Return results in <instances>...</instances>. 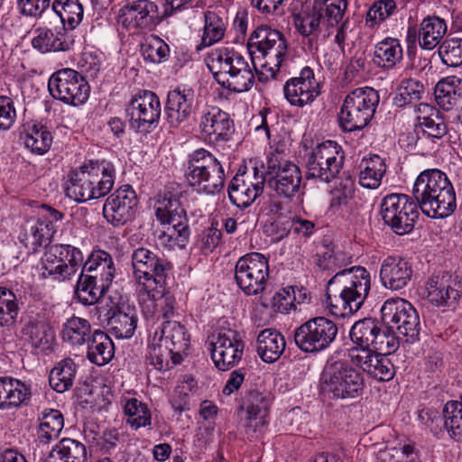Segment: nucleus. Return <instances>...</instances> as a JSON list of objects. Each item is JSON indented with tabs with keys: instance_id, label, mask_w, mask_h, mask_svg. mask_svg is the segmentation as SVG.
<instances>
[{
	"instance_id": "obj_1",
	"label": "nucleus",
	"mask_w": 462,
	"mask_h": 462,
	"mask_svg": "<svg viewBox=\"0 0 462 462\" xmlns=\"http://www.w3.org/2000/svg\"><path fill=\"white\" fill-rule=\"evenodd\" d=\"M371 288L369 272L362 266L338 271L327 285V303L336 316L350 315L361 309Z\"/></svg>"
},
{
	"instance_id": "obj_2",
	"label": "nucleus",
	"mask_w": 462,
	"mask_h": 462,
	"mask_svg": "<svg viewBox=\"0 0 462 462\" xmlns=\"http://www.w3.org/2000/svg\"><path fill=\"white\" fill-rule=\"evenodd\" d=\"M412 197L423 214L444 218L456 209V194L447 175L437 169L423 171L412 187Z\"/></svg>"
},
{
	"instance_id": "obj_3",
	"label": "nucleus",
	"mask_w": 462,
	"mask_h": 462,
	"mask_svg": "<svg viewBox=\"0 0 462 462\" xmlns=\"http://www.w3.org/2000/svg\"><path fill=\"white\" fill-rule=\"evenodd\" d=\"M208 66L215 80L229 91L245 92L254 83V75L248 61L234 49L214 50L208 56Z\"/></svg>"
},
{
	"instance_id": "obj_4",
	"label": "nucleus",
	"mask_w": 462,
	"mask_h": 462,
	"mask_svg": "<svg viewBox=\"0 0 462 462\" xmlns=\"http://www.w3.org/2000/svg\"><path fill=\"white\" fill-rule=\"evenodd\" d=\"M349 361L344 352H335L327 360L321 374V387L332 398L356 399L363 394L364 377L349 365Z\"/></svg>"
},
{
	"instance_id": "obj_5",
	"label": "nucleus",
	"mask_w": 462,
	"mask_h": 462,
	"mask_svg": "<svg viewBox=\"0 0 462 462\" xmlns=\"http://www.w3.org/2000/svg\"><path fill=\"white\" fill-rule=\"evenodd\" d=\"M181 192L167 189L160 196L155 207L157 219L168 226L158 235L162 245L169 248H185L189 240L190 229L180 198Z\"/></svg>"
},
{
	"instance_id": "obj_6",
	"label": "nucleus",
	"mask_w": 462,
	"mask_h": 462,
	"mask_svg": "<svg viewBox=\"0 0 462 462\" xmlns=\"http://www.w3.org/2000/svg\"><path fill=\"white\" fill-rule=\"evenodd\" d=\"M184 178L189 187L206 195L219 193L226 180L222 163L205 149H198L189 154L184 165Z\"/></svg>"
},
{
	"instance_id": "obj_7",
	"label": "nucleus",
	"mask_w": 462,
	"mask_h": 462,
	"mask_svg": "<svg viewBox=\"0 0 462 462\" xmlns=\"http://www.w3.org/2000/svg\"><path fill=\"white\" fill-rule=\"evenodd\" d=\"M83 261V254L78 247L55 244L46 248L37 269L42 278L60 282L71 280Z\"/></svg>"
},
{
	"instance_id": "obj_8",
	"label": "nucleus",
	"mask_w": 462,
	"mask_h": 462,
	"mask_svg": "<svg viewBox=\"0 0 462 462\" xmlns=\"http://www.w3.org/2000/svg\"><path fill=\"white\" fill-rule=\"evenodd\" d=\"M381 318L384 325L396 330L401 339L413 345L420 341L421 323L416 309L406 300L392 298L381 308Z\"/></svg>"
},
{
	"instance_id": "obj_9",
	"label": "nucleus",
	"mask_w": 462,
	"mask_h": 462,
	"mask_svg": "<svg viewBox=\"0 0 462 462\" xmlns=\"http://www.w3.org/2000/svg\"><path fill=\"white\" fill-rule=\"evenodd\" d=\"M345 152L335 141L317 144L306 155L305 178L324 183L335 180L342 171Z\"/></svg>"
},
{
	"instance_id": "obj_10",
	"label": "nucleus",
	"mask_w": 462,
	"mask_h": 462,
	"mask_svg": "<svg viewBox=\"0 0 462 462\" xmlns=\"http://www.w3.org/2000/svg\"><path fill=\"white\" fill-rule=\"evenodd\" d=\"M379 94L373 88H358L345 98L339 124L346 132L361 130L371 121L379 104Z\"/></svg>"
},
{
	"instance_id": "obj_11",
	"label": "nucleus",
	"mask_w": 462,
	"mask_h": 462,
	"mask_svg": "<svg viewBox=\"0 0 462 462\" xmlns=\"http://www.w3.org/2000/svg\"><path fill=\"white\" fill-rule=\"evenodd\" d=\"M247 48L251 55L258 51L264 62L262 67L274 78L282 66L288 51V44L284 35L268 26H259L251 34Z\"/></svg>"
},
{
	"instance_id": "obj_12",
	"label": "nucleus",
	"mask_w": 462,
	"mask_h": 462,
	"mask_svg": "<svg viewBox=\"0 0 462 462\" xmlns=\"http://www.w3.org/2000/svg\"><path fill=\"white\" fill-rule=\"evenodd\" d=\"M134 277L143 291L164 287L166 278L171 270V263L163 254L145 247L134 250L132 256Z\"/></svg>"
},
{
	"instance_id": "obj_13",
	"label": "nucleus",
	"mask_w": 462,
	"mask_h": 462,
	"mask_svg": "<svg viewBox=\"0 0 462 462\" xmlns=\"http://www.w3.org/2000/svg\"><path fill=\"white\" fill-rule=\"evenodd\" d=\"M338 334L337 324L326 317H315L293 331L296 346L304 353L317 354L328 349Z\"/></svg>"
},
{
	"instance_id": "obj_14",
	"label": "nucleus",
	"mask_w": 462,
	"mask_h": 462,
	"mask_svg": "<svg viewBox=\"0 0 462 462\" xmlns=\"http://www.w3.org/2000/svg\"><path fill=\"white\" fill-rule=\"evenodd\" d=\"M267 183L276 195L292 199L299 193L302 181L298 165L288 161L280 152L272 153L266 162Z\"/></svg>"
},
{
	"instance_id": "obj_15",
	"label": "nucleus",
	"mask_w": 462,
	"mask_h": 462,
	"mask_svg": "<svg viewBox=\"0 0 462 462\" xmlns=\"http://www.w3.org/2000/svg\"><path fill=\"white\" fill-rule=\"evenodd\" d=\"M125 113L130 127L138 134H147L159 125L162 115L160 98L152 91L141 90L132 97Z\"/></svg>"
},
{
	"instance_id": "obj_16",
	"label": "nucleus",
	"mask_w": 462,
	"mask_h": 462,
	"mask_svg": "<svg viewBox=\"0 0 462 462\" xmlns=\"http://www.w3.org/2000/svg\"><path fill=\"white\" fill-rule=\"evenodd\" d=\"M381 216L394 233L405 235L413 229L419 217L418 206L415 199L408 195L389 194L382 200Z\"/></svg>"
},
{
	"instance_id": "obj_17",
	"label": "nucleus",
	"mask_w": 462,
	"mask_h": 462,
	"mask_svg": "<svg viewBox=\"0 0 462 462\" xmlns=\"http://www.w3.org/2000/svg\"><path fill=\"white\" fill-rule=\"evenodd\" d=\"M268 278V260L263 254H247L236 262V282L245 295L255 296L263 293L266 288Z\"/></svg>"
},
{
	"instance_id": "obj_18",
	"label": "nucleus",
	"mask_w": 462,
	"mask_h": 462,
	"mask_svg": "<svg viewBox=\"0 0 462 462\" xmlns=\"http://www.w3.org/2000/svg\"><path fill=\"white\" fill-rule=\"evenodd\" d=\"M51 95L67 105L84 104L89 95V86L84 77L71 69L58 70L49 79Z\"/></svg>"
},
{
	"instance_id": "obj_19",
	"label": "nucleus",
	"mask_w": 462,
	"mask_h": 462,
	"mask_svg": "<svg viewBox=\"0 0 462 462\" xmlns=\"http://www.w3.org/2000/svg\"><path fill=\"white\" fill-rule=\"evenodd\" d=\"M211 338V358L218 370H229L241 361L245 343L236 330L222 327Z\"/></svg>"
},
{
	"instance_id": "obj_20",
	"label": "nucleus",
	"mask_w": 462,
	"mask_h": 462,
	"mask_svg": "<svg viewBox=\"0 0 462 462\" xmlns=\"http://www.w3.org/2000/svg\"><path fill=\"white\" fill-rule=\"evenodd\" d=\"M138 205L137 195L131 185H122L107 197L103 205V216L116 227L134 218Z\"/></svg>"
},
{
	"instance_id": "obj_21",
	"label": "nucleus",
	"mask_w": 462,
	"mask_h": 462,
	"mask_svg": "<svg viewBox=\"0 0 462 462\" xmlns=\"http://www.w3.org/2000/svg\"><path fill=\"white\" fill-rule=\"evenodd\" d=\"M199 128L204 139L216 145L229 141L235 132L230 116L217 106H209L202 111Z\"/></svg>"
},
{
	"instance_id": "obj_22",
	"label": "nucleus",
	"mask_w": 462,
	"mask_h": 462,
	"mask_svg": "<svg viewBox=\"0 0 462 462\" xmlns=\"http://www.w3.org/2000/svg\"><path fill=\"white\" fill-rule=\"evenodd\" d=\"M283 93L291 106L303 107L311 104L320 94L319 84L313 70L310 67L303 68L298 77L286 81Z\"/></svg>"
},
{
	"instance_id": "obj_23",
	"label": "nucleus",
	"mask_w": 462,
	"mask_h": 462,
	"mask_svg": "<svg viewBox=\"0 0 462 462\" xmlns=\"http://www.w3.org/2000/svg\"><path fill=\"white\" fill-rule=\"evenodd\" d=\"M195 109V92L192 88L178 86L169 91L165 106V119L171 128L187 122Z\"/></svg>"
},
{
	"instance_id": "obj_24",
	"label": "nucleus",
	"mask_w": 462,
	"mask_h": 462,
	"mask_svg": "<svg viewBox=\"0 0 462 462\" xmlns=\"http://www.w3.org/2000/svg\"><path fill=\"white\" fill-rule=\"evenodd\" d=\"M387 356L366 350L347 351V357L353 365L361 367L363 371L379 381H389L394 375V366Z\"/></svg>"
},
{
	"instance_id": "obj_25",
	"label": "nucleus",
	"mask_w": 462,
	"mask_h": 462,
	"mask_svg": "<svg viewBox=\"0 0 462 462\" xmlns=\"http://www.w3.org/2000/svg\"><path fill=\"white\" fill-rule=\"evenodd\" d=\"M430 301L438 306H451L461 297L462 283L448 273L432 277L427 283Z\"/></svg>"
},
{
	"instance_id": "obj_26",
	"label": "nucleus",
	"mask_w": 462,
	"mask_h": 462,
	"mask_svg": "<svg viewBox=\"0 0 462 462\" xmlns=\"http://www.w3.org/2000/svg\"><path fill=\"white\" fill-rule=\"evenodd\" d=\"M98 167H92L90 161L87 160L78 169L72 171L69 184L66 189L67 196L77 202H85L95 199L93 180H96Z\"/></svg>"
},
{
	"instance_id": "obj_27",
	"label": "nucleus",
	"mask_w": 462,
	"mask_h": 462,
	"mask_svg": "<svg viewBox=\"0 0 462 462\" xmlns=\"http://www.w3.org/2000/svg\"><path fill=\"white\" fill-rule=\"evenodd\" d=\"M157 13L154 2L136 0L120 9L118 23L126 29L147 28L153 23Z\"/></svg>"
},
{
	"instance_id": "obj_28",
	"label": "nucleus",
	"mask_w": 462,
	"mask_h": 462,
	"mask_svg": "<svg viewBox=\"0 0 462 462\" xmlns=\"http://www.w3.org/2000/svg\"><path fill=\"white\" fill-rule=\"evenodd\" d=\"M148 299L142 305V311L144 317L149 319L172 320L171 319L177 315V301L175 297L170 292L163 293V287L145 291Z\"/></svg>"
},
{
	"instance_id": "obj_29",
	"label": "nucleus",
	"mask_w": 462,
	"mask_h": 462,
	"mask_svg": "<svg viewBox=\"0 0 462 462\" xmlns=\"http://www.w3.org/2000/svg\"><path fill=\"white\" fill-rule=\"evenodd\" d=\"M22 335L32 348L45 352L51 349L55 333L49 322L40 315L29 316L25 321Z\"/></svg>"
},
{
	"instance_id": "obj_30",
	"label": "nucleus",
	"mask_w": 462,
	"mask_h": 462,
	"mask_svg": "<svg viewBox=\"0 0 462 462\" xmlns=\"http://www.w3.org/2000/svg\"><path fill=\"white\" fill-rule=\"evenodd\" d=\"M412 275L411 264L400 257L388 256L380 268L382 284L392 291H399L407 286Z\"/></svg>"
},
{
	"instance_id": "obj_31",
	"label": "nucleus",
	"mask_w": 462,
	"mask_h": 462,
	"mask_svg": "<svg viewBox=\"0 0 462 462\" xmlns=\"http://www.w3.org/2000/svg\"><path fill=\"white\" fill-rule=\"evenodd\" d=\"M32 39V46L41 53L67 51L74 45V38L65 28L53 31L49 28H37Z\"/></svg>"
},
{
	"instance_id": "obj_32",
	"label": "nucleus",
	"mask_w": 462,
	"mask_h": 462,
	"mask_svg": "<svg viewBox=\"0 0 462 462\" xmlns=\"http://www.w3.org/2000/svg\"><path fill=\"white\" fill-rule=\"evenodd\" d=\"M107 325L118 338H130L136 328L138 316L136 309L130 305H117L108 311Z\"/></svg>"
},
{
	"instance_id": "obj_33",
	"label": "nucleus",
	"mask_w": 462,
	"mask_h": 462,
	"mask_svg": "<svg viewBox=\"0 0 462 462\" xmlns=\"http://www.w3.org/2000/svg\"><path fill=\"white\" fill-rule=\"evenodd\" d=\"M158 335L160 341L175 351L176 362L180 363L181 354L185 353L189 346V336L184 325L177 320L162 321L160 332L157 331L155 337Z\"/></svg>"
},
{
	"instance_id": "obj_34",
	"label": "nucleus",
	"mask_w": 462,
	"mask_h": 462,
	"mask_svg": "<svg viewBox=\"0 0 462 462\" xmlns=\"http://www.w3.org/2000/svg\"><path fill=\"white\" fill-rule=\"evenodd\" d=\"M55 232L56 226L52 221L42 217L35 223H28L20 234L19 239L27 248L36 252L39 247H48Z\"/></svg>"
},
{
	"instance_id": "obj_35",
	"label": "nucleus",
	"mask_w": 462,
	"mask_h": 462,
	"mask_svg": "<svg viewBox=\"0 0 462 462\" xmlns=\"http://www.w3.org/2000/svg\"><path fill=\"white\" fill-rule=\"evenodd\" d=\"M286 347L283 335L276 329L266 328L257 336L256 349L261 359L265 363L276 362Z\"/></svg>"
},
{
	"instance_id": "obj_36",
	"label": "nucleus",
	"mask_w": 462,
	"mask_h": 462,
	"mask_svg": "<svg viewBox=\"0 0 462 462\" xmlns=\"http://www.w3.org/2000/svg\"><path fill=\"white\" fill-rule=\"evenodd\" d=\"M415 109L422 116H418V128L424 135L435 139L442 138L448 132L446 124L440 112L432 106L420 103Z\"/></svg>"
},
{
	"instance_id": "obj_37",
	"label": "nucleus",
	"mask_w": 462,
	"mask_h": 462,
	"mask_svg": "<svg viewBox=\"0 0 462 462\" xmlns=\"http://www.w3.org/2000/svg\"><path fill=\"white\" fill-rule=\"evenodd\" d=\"M246 410V427L254 431L266 424L265 418L269 413L270 399L256 390L249 391L245 396Z\"/></svg>"
},
{
	"instance_id": "obj_38",
	"label": "nucleus",
	"mask_w": 462,
	"mask_h": 462,
	"mask_svg": "<svg viewBox=\"0 0 462 462\" xmlns=\"http://www.w3.org/2000/svg\"><path fill=\"white\" fill-rule=\"evenodd\" d=\"M115 356V346L110 337L97 329L88 341L87 358L96 365L108 364Z\"/></svg>"
},
{
	"instance_id": "obj_39",
	"label": "nucleus",
	"mask_w": 462,
	"mask_h": 462,
	"mask_svg": "<svg viewBox=\"0 0 462 462\" xmlns=\"http://www.w3.org/2000/svg\"><path fill=\"white\" fill-rule=\"evenodd\" d=\"M37 439L47 445L57 439L64 427V418L59 410L44 409L38 414Z\"/></svg>"
},
{
	"instance_id": "obj_40",
	"label": "nucleus",
	"mask_w": 462,
	"mask_h": 462,
	"mask_svg": "<svg viewBox=\"0 0 462 462\" xmlns=\"http://www.w3.org/2000/svg\"><path fill=\"white\" fill-rule=\"evenodd\" d=\"M380 321L373 318L359 319L352 326L349 337L355 346L349 350H366L372 352L371 346L379 333Z\"/></svg>"
},
{
	"instance_id": "obj_41",
	"label": "nucleus",
	"mask_w": 462,
	"mask_h": 462,
	"mask_svg": "<svg viewBox=\"0 0 462 462\" xmlns=\"http://www.w3.org/2000/svg\"><path fill=\"white\" fill-rule=\"evenodd\" d=\"M359 183L366 189H375L381 183L386 172L384 159L377 154L362 159L359 164Z\"/></svg>"
},
{
	"instance_id": "obj_42",
	"label": "nucleus",
	"mask_w": 462,
	"mask_h": 462,
	"mask_svg": "<svg viewBox=\"0 0 462 462\" xmlns=\"http://www.w3.org/2000/svg\"><path fill=\"white\" fill-rule=\"evenodd\" d=\"M448 26L444 18L437 15L427 16L420 23L419 44L424 50H433L447 33Z\"/></svg>"
},
{
	"instance_id": "obj_43",
	"label": "nucleus",
	"mask_w": 462,
	"mask_h": 462,
	"mask_svg": "<svg viewBox=\"0 0 462 462\" xmlns=\"http://www.w3.org/2000/svg\"><path fill=\"white\" fill-rule=\"evenodd\" d=\"M402 48L396 38H385L374 47V61L385 69H393L402 60Z\"/></svg>"
},
{
	"instance_id": "obj_44",
	"label": "nucleus",
	"mask_w": 462,
	"mask_h": 462,
	"mask_svg": "<svg viewBox=\"0 0 462 462\" xmlns=\"http://www.w3.org/2000/svg\"><path fill=\"white\" fill-rule=\"evenodd\" d=\"M92 334L89 321L76 316L68 319L61 329L63 342L71 346H80L88 343Z\"/></svg>"
},
{
	"instance_id": "obj_45",
	"label": "nucleus",
	"mask_w": 462,
	"mask_h": 462,
	"mask_svg": "<svg viewBox=\"0 0 462 462\" xmlns=\"http://www.w3.org/2000/svg\"><path fill=\"white\" fill-rule=\"evenodd\" d=\"M227 194L230 202L238 208L245 209L250 207L263 193L249 186L236 173L227 186Z\"/></svg>"
},
{
	"instance_id": "obj_46",
	"label": "nucleus",
	"mask_w": 462,
	"mask_h": 462,
	"mask_svg": "<svg viewBox=\"0 0 462 462\" xmlns=\"http://www.w3.org/2000/svg\"><path fill=\"white\" fill-rule=\"evenodd\" d=\"M76 372L77 365L73 359H62L51 370L49 376L51 387L60 393L69 390L73 385Z\"/></svg>"
},
{
	"instance_id": "obj_47",
	"label": "nucleus",
	"mask_w": 462,
	"mask_h": 462,
	"mask_svg": "<svg viewBox=\"0 0 462 462\" xmlns=\"http://www.w3.org/2000/svg\"><path fill=\"white\" fill-rule=\"evenodd\" d=\"M461 81L458 78L448 77L439 80L434 89L435 99L444 110H450L461 96Z\"/></svg>"
},
{
	"instance_id": "obj_48",
	"label": "nucleus",
	"mask_w": 462,
	"mask_h": 462,
	"mask_svg": "<svg viewBox=\"0 0 462 462\" xmlns=\"http://www.w3.org/2000/svg\"><path fill=\"white\" fill-rule=\"evenodd\" d=\"M92 167H98V172L95 180H93L95 198L98 199L106 196L112 189L115 178L116 169L112 162L106 159L89 160Z\"/></svg>"
},
{
	"instance_id": "obj_49",
	"label": "nucleus",
	"mask_w": 462,
	"mask_h": 462,
	"mask_svg": "<svg viewBox=\"0 0 462 462\" xmlns=\"http://www.w3.org/2000/svg\"><path fill=\"white\" fill-rule=\"evenodd\" d=\"M51 8L59 15L63 25L71 30L83 19V6L79 0H53Z\"/></svg>"
},
{
	"instance_id": "obj_50",
	"label": "nucleus",
	"mask_w": 462,
	"mask_h": 462,
	"mask_svg": "<svg viewBox=\"0 0 462 462\" xmlns=\"http://www.w3.org/2000/svg\"><path fill=\"white\" fill-rule=\"evenodd\" d=\"M52 143V134L48 127L42 124H33L27 130L24 136V144L32 152L46 153Z\"/></svg>"
},
{
	"instance_id": "obj_51",
	"label": "nucleus",
	"mask_w": 462,
	"mask_h": 462,
	"mask_svg": "<svg viewBox=\"0 0 462 462\" xmlns=\"http://www.w3.org/2000/svg\"><path fill=\"white\" fill-rule=\"evenodd\" d=\"M124 412L126 416V423L134 430L151 424L152 415L147 404L136 398H130L125 401Z\"/></svg>"
},
{
	"instance_id": "obj_52",
	"label": "nucleus",
	"mask_w": 462,
	"mask_h": 462,
	"mask_svg": "<svg viewBox=\"0 0 462 462\" xmlns=\"http://www.w3.org/2000/svg\"><path fill=\"white\" fill-rule=\"evenodd\" d=\"M81 273H92L101 276L107 273L111 278L115 277V265L110 254L103 250H96L91 253L88 260L82 263Z\"/></svg>"
},
{
	"instance_id": "obj_53",
	"label": "nucleus",
	"mask_w": 462,
	"mask_h": 462,
	"mask_svg": "<svg viewBox=\"0 0 462 462\" xmlns=\"http://www.w3.org/2000/svg\"><path fill=\"white\" fill-rule=\"evenodd\" d=\"M443 424L450 438L462 442V405L457 401L448 402L443 408Z\"/></svg>"
},
{
	"instance_id": "obj_54",
	"label": "nucleus",
	"mask_w": 462,
	"mask_h": 462,
	"mask_svg": "<svg viewBox=\"0 0 462 462\" xmlns=\"http://www.w3.org/2000/svg\"><path fill=\"white\" fill-rule=\"evenodd\" d=\"M315 8L322 14L323 23L338 24L345 15L347 0H314Z\"/></svg>"
},
{
	"instance_id": "obj_55",
	"label": "nucleus",
	"mask_w": 462,
	"mask_h": 462,
	"mask_svg": "<svg viewBox=\"0 0 462 462\" xmlns=\"http://www.w3.org/2000/svg\"><path fill=\"white\" fill-rule=\"evenodd\" d=\"M147 359L149 364L159 371L168 370L171 365H178L175 351L158 339V342L149 346Z\"/></svg>"
},
{
	"instance_id": "obj_56",
	"label": "nucleus",
	"mask_w": 462,
	"mask_h": 462,
	"mask_svg": "<svg viewBox=\"0 0 462 462\" xmlns=\"http://www.w3.org/2000/svg\"><path fill=\"white\" fill-rule=\"evenodd\" d=\"M424 92L423 85L412 79L402 80L393 98V104L398 107L405 106L419 101Z\"/></svg>"
},
{
	"instance_id": "obj_57",
	"label": "nucleus",
	"mask_w": 462,
	"mask_h": 462,
	"mask_svg": "<svg viewBox=\"0 0 462 462\" xmlns=\"http://www.w3.org/2000/svg\"><path fill=\"white\" fill-rule=\"evenodd\" d=\"M16 295L7 288L0 287V326L12 325L18 315Z\"/></svg>"
},
{
	"instance_id": "obj_58",
	"label": "nucleus",
	"mask_w": 462,
	"mask_h": 462,
	"mask_svg": "<svg viewBox=\"0 0 462 462\" xmlns=\"http://www.w3.org/2000/svg\"><path fill=\"white\" fill-rule=\"evenodd\" d=\"M226 30V24L215 12H207L205 14V27L202 37V44L204 47L210 46L219 42L223 37Z\"/></svg>"
},
{
	"instance_id": "obj_59",
	"label": "nucleus",
	"mask_w": 462,
	"mask_h": 462,
	"mask_svg": "<svg viewBox=\"0 0 462 462\" xmlns=\"http://www.w3.org/2000/svg\"><path fill=\"white\" fill-rule=\"evenodd\" d=\"M401 339L389 327L386 329L379 326V333H376L371 350L375 354L391 355L400 347Z\"/></svg>"
},
{
	"instance_id": "obj_60",
	"label": "nucleus",
	"mask_w": 462,
	"mask_h": 462,
	"mask_svg": "<svg viewBox=\"0 0 462 462\" xmlns=\"http://www.w3.org/2000/svg\"><path fill=\"white\" fill-rule=\"evenodd\" d=\"M439 55L441 61L449 67L462 65V39L448 38L439 46Z\"/></svg>"
},
{
	"instance_id": "obj_61",
	"label": "nucleus",
	"mask_w": 462,
	"mask_h": 462,
	"mask_svg": "<svg viewBox=\"0 0 462 462\" xmlns=\"http://www.w3.org/2000/svg\"><path fill=\"white\" fill-rule=\"evenodd\" d=\"M321 23H323L322 14L318 12L314 4L311 11L303 12L294 16L295 27L303 36H310L319 32Z\"/></svg>"
},
{
	"instance_id": "obj_62",
	"label": "nucleus",
	"mask_w": 462,
	"mask_h": 462,
	"mask_svg": "<svg viewBox=\"0 0 462 462\" xmlns=\"http://www.w3.org/2000/svg\"><path fill=\"white\" fill-rule=\"evenodd\" d=\"M54 448L69 462H88L86 447L78 440L62 439Z\"/></svg>"
},
{
	"instance_id": "obj_63",
	"label": "nucleus",
	"mask_w": 462,
	"mask_h": 462,
	"mask_svg": "<svg viewBox=\"0 0 462 462\" xmlns=\"http://www.w3.org/2000/svg\"><path fill=\"white\" fill-rule=\"evenodd\" d=\"M92 280L89 276H86L81 273L75 289V296L77 300L85 306L96 304L103 296L99 291H96L91 283Z\"/></svg>"
},
{
	"instance_id": "obj_64",
	"label": "nucleus",
	"mask_w": 462,
	"mask_h": 462,
	"mask_svg": "<svg viewBox=\"0 0 462 462\" xmlns=\"http://www.w3.org/2000/svg\"><path fill=\"white\" fill-rule=\"evenodd\" d=\"M9 409L21 407L28 404L31 400V387L21 380L9 376Z\"/></svg>"
}]
</instances>
